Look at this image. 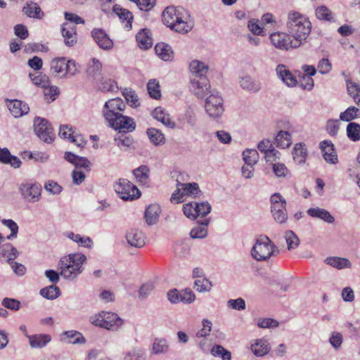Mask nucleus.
<instances>
[{"instance_id": "4c0bfd02", "label": "nucleus", "mask_w": 360, "mask_h": 360, "mask_svg": "<svg viewBox=\"0 0 360 360\" xmlns=\"http://www.w3.org/2000/svg\"><path fill=\"white\" fill-rule=\"evenodd\" d=\"M307 155V150L305 146L302 143H296L293 148V159L298 164L301 165L305 162Z\"/></svg>"}, {"instance_id": "8fccbe9b", "label": "nucleus", "mask_w": 360, "mask_h": 360, "mask_svg": "<svg viewBox=\"0 0 360 360\" xmlns=\"http://www.w3.org/2000/svg\"><path fill=\"white\" fill-rule=\"evenodd\" d=\"M29 77L34 84L40 87H46L49 84V77L41 72L37 75L34 73H30Z\"/></svg>"}, {"instance_id": "37998d69", "label": "nucleus", "mask_w": 360, "mask_h": 360, "mask_svg": "<svg viewBox=\"0 0 360 360\" xmlns=\"http://www.w3.org/2000/svg\"><path fill=\"white\" fill-rule=\"evenodd\" d=\"M40 295L48 300H54L58 297L60 295L59 288L55 285H51L40 290Z\"/></svg>"}, {"instance_id": "a19ab883", "label": "nucleus", "mask_w": 360, "mask_h": 360, "mask_svg": "<svg viewBox=\"0 0 360 360\" xmlns=\"http://www.w3.org/2000/svg\"><path fill=\"white\" fill-rule=\"evenodd\" d=\"M133 174L139 183L146 184L149 179L150 169L147 165H141L133 170Z\"/></svg>"}, {"instance_id": "f704fd0d", "label": "nucleus", "mask_w": 360, "mask_h": 360, "mask_svg": "<svg viewBox=\"0 0 360 360\" xmlns=\"http://www.w3.org/2000/svg\"><path fill=\"white\" fill-rule=\"evenodd\" d=\"M24 13L30 18L41 19L44 13L37 3L30 2L26 4L22 8Z\"/></svg>"}, {"instance_id": "de8ad7c7", "label": "nucleus", "mask_w": 360, "mask_h": 360, "mask_svg": "<svg viewBox=\"0 0 360 360\" xmlns=\"http://www.w3.org/2000/svg\"><path fill=\"white\" fill-rule=\"evenodd\" d=\"M271 212L285 209L286 201L280 193H276L271 196Z\"/></svg>"}, {"instance_id": "4468645a", "label": "nucleus", "mask_w": 360, "mask_h": 360, "mask_svg": "<svg viewBox=\"0 0 360 360\" xmlns=\"http://www.w3.org/2000/svg\"><path fill=\"white\" fill-rule=\"evenodd\" d=\"M64 43L68 47H72L77 41L76 27L70 22H64L61 27Z\"/></svg>"}, {"instance_id": "3c124183", "label": "nucleus", "mask_w": 360, "mask_h": 360, "mask_svg": "<svg viewBox=\"0 0 360 360\" xmlns=\"http://www.w3.org/2000/svg\"><path fill=\"white\" fill-rule=\"evenodd\" d=\"M160 84L155 79H150L147 84V90L150 96L154 99H159L161 97Z\"/></svg>"}, {"instance_id": "1a4fd4ad", "label": "nucleus", "mask_w": 360, "mask_h": 360, "mask_svg": "<svg viewBox=\"0 0 360 360\" xmlns=\"http://www.w3.org/2000/svg\"><path fill=\"white\" fill-rule=\"evenodd\" d=\"M107 122L110 127L115 130H119L120 132H131L136 129V123L134 120L121 113L112 120H107Z\"/></svg>"}, {"instance_id": "680f3d73", "label": "nucleus", "mask_w": 360, "mask_h": 360, "mask_svg": "<svg viewBox=\"0 0 360 360\" xmlns=\"http://www.w3.org/2000/svg\"><path fill=\"white\" fill-rule=\"evenodd\" d=\"M44 89L45 99L49 103L55 101L59 95L58 88L56 86H51L50 84H49V86L44 87Z\"/></svg>"}, {"instance_id": "cd10ccee", "label": "nucleus", "mask_w": 360, "mask_h": 360, "mask_svg": "<svg viewBox=\"0 0 360 360\" xmlns=\"http://www.w3.org/2000/svg\"><path fill=\"white\" fill-rule=\"evenodd\" d=\"M250 347L253 354L257 356H263L267 354L271 349L269 343L265 339L256 340Z\"/></svg>"}, {"instance_id": "69168bd1", "label": "nucleus", "mask_w": 360, "mask_h": 360, "mask_svg": "<svg viewBox=\"0 0 360 360\" xmlns=\"http://www.w3.org/2000/svg\"><path fill=\"white\" fill-rule=\"evenodd\" d=\"M98 89L101 91H115L118 89V86L117 85V83L115 81L111 79H103L100 86H98Z\"/></svg>"}, {"instance_id": "603ef678", "label": "nucleus", "mask_w": 360, "mask_h": 360, "mask_svg": "<svg viewBox=\"0 0 360 360\" xmlns=\"http://www.w3.org/2000/svg\"><path fill=\"white\" fill-rule=\"evenodd\" d=\"M347 134L349 139L353 141L360 140V124L356 122H350L347 126Z\"/></svg>"}, {"instance_id": "49530a36", "label": "nucleus", "mask_w": 360, "mask_h": 360, "mask_svg": "<svg viewBox=\"0 0 360 360\" xmlns=\"http://www.w3.org/2000/svg\"><path fill=\"white\" fill-rule=\"evenodd\" d=\"M212 287V282L206 277L203 278L195 279L194 281V288L198 292H210Z\"/></svg>"}, {"instance_id": "0e129e2a", "label": "nucleus", "mask_w": 360, "mask_h": 360, "mask_svg": "<svg viewBox=\"0 0 360 360\" xmlns=\"http://www.w3.org/2000/svg\"><path fill=\"white\" fill-rule=\"evenodd\" d=\"M105 311H101L89 317V322L94 326L105 329Z\"/></svg>"}, {"instance_id": "a211bd4d", "label": "nucleus", "mask_w": 360, "mask_h": 360, "mask_svg": "<svg viewBox=\"0 0 360 360\" xmlns=\"http://www.w3.org/2000/svg\"><path fill=\"white\" fill-rule=\"evenodd\" d=\"M276 74L279 79L289 87L295 86L297 84V79L292 73L287 69L286 66L283 64L277 65L276 68Z\"/></svg>"}, {"instance_id": "e433bc0d", "label": "nucleus", "mask_w": 360, "mask_h": 360, "mask_svg": "<svg viewBox=\"0 0 360 360\" xmlns=\"http://www.w3.org/2000/svg\"><path fill=\"white\" fill-rule=\"evenodd\" d=\"M276 146L287 148L292 144L291 134L288 131H280L275 137Z\"/></svg>"}, {"instance_id": "c03bdc74", "label": "nucleus", "mask_w": 360, "mask_h": 360, "mask_svg": "<svg viewBox=\"0 0 360 360\" xmlns=\"http://www.w3.org/2000/svg\"><path fill=\"white\" fill-rule=\"evenodd\" d=\"M360 117V109L350 106L340 115V120L344 122H350Z\"/></svg>"}, {"instance_id": "bb28decb", "label": "nucleus", "mask_w": 360, "mask_h": 360, "mask_svg": "<svg viewBox=\"0 0 360 360\" xmlns=\"http://www.w3.org/2000/svg\"><path fill=\"white\" fill-rule=\"evenodd\" d=\"M307 213L311 217L322 219L328 224H333L335 221V219L330 213L323 208L311 207L307 210Z\"/></svg>"}, {"instance_id": "c756f323", "label": "nucleus", "mask_w": 360, "mask_h": 360, "mask_svg": "<svg viewBox=\"0 0 360 360\" xmlns=\"http://www.w3.org/2000/svg\"><path fill=\"white\" fill-rule=\"evenodd\" d=\"M156 54L164 61H171L174 58L172 47L165 43H158L155 46Z\"/></svg>"}, {"instance_id": "2f4dec72", "label": "nucleus", "mask_w": 360, "mask_h": 360, "mask_svg": "<svg viewBox=\"0 0 360 360\" xmlns=\"http://www.w3.org/2000/svg\"><path fill=\"white\" fill-rule=\"evenodd\" d=\"M210 219H205L193 227L190 232L191 238L193 239L205 238L207 235V226L210 224Z\"/></svg>"}, {"instance_id": "e2e57ef3", "label": "nucleus", "mask_w": 360, "mask_h": 360, "mask_svg": "<svg viewBox=\"0 0 360 360\" xmlns=\"http://www.w3.org/2000/svg\"><path fill=\"white\" fill-rule=\"evenodd\" d=\"M65 258L68 260L69 263L80 269H83L82 264L86 259V256L83 254H70Z\"/></svg>"}, {"instance_id": "423d86ee", "label": "nucleus", "mask_w": 360, "mask_h": 360, "mask_svg": "<svg viewBox=\"0 0 360 360\" xmlns=\"http://www.w3.org/2000/svg\"><path fill=\"white\" fill-rule=\"evenodd\" d=\"M206 112L212 117H220L224 111V100L217 91H212L206 98L205 103Z\"/></svg>"}, {"instance_id": "774afa93", "label": "nucleus", "mask_w": 360, "mask_h": 360, "mask_svg": "<svg viewBox=\"0 0 360 360\" xmlns=\"http://www.w3.org/2000/svg\"><path fill=\"white\" fill-rule=\"evenodd\" d=\"M124 360H145L143 352L139 348H134L126 354Z\"/></svg>"}, {"instance_id": "72a5a7b5", "label": "nucleus", "mask_w": 360, "mask_h": 360, "mask_svg": "<svg viewBox=\"0 0 360 360\" xmlns=\"http://www.w3.org/2000/svg\"><path fill=\"white\" fill-rule=\"evenodd\" d=\"M112 11L115 14H117L119 16L120 19L122 22H126V27L129 29L131 28L133 15L129 11L122 8L118 4H115L113 6Z\"/></svg>"}, {"instance_id": "20e7f679", "label": "nucleus", "mask_w": 360, "mask_h": 360, "mask_svg": "<svg viewBox=\"0 0 360 360\" xmlns=\"http://www.w3.org/2000/svg\"><path fill=\"white\" fill-rule=\"evenodd\" d=\"M269 40L271 45L280 51H288L300 47L288 32H272L269 35Z\"/></svg>"}, {"instance_id": "338daca9", "label": "nucleus", "mask_w": 360, "mask_h": 360, "mask_svg": "<svg viewBox=\"0 0 360 360\" xmlns=\"http://www.w3.org/2000/svg\"><path fill=\"white\" fill-rule=\"evenodd\" d=\"M1 304L10 310L18 311L20 308V302L14 298L5 297L2 300Z\"/></svg>"}, {"instance_id": "f8f14e48", "label": "nucleus", "mask_w": 360, "mask_h": 360, "mask_svg": "<svg viewBox=\"0 0 360 360\" xmlns=\"http://www.w3.org/2000/svg\"><path fill=\"white\" fill-rule=\"evenodd\" d=\"M183 13L187 15V12L183 8L167 6L162 12V22L166 26L171 28L176 22V18H180Z\"/></svg>"}, {"instance_id": "5701e85b", "label": "nucleus", "mask_w": 360, "mask_h": 360, "mask_svg": "<svg viewBox=\"0 0 360 360\" xmlns=\"http://www.w3.org/2000/svg\"><path fill=\"white\" fill-rule=\"evenodd\" d=\"M8 109L14 117H20L29 112L30 108L26 103L19 100L11 101Z\"/></svg>"}, {"instance_id": "f257e3e1", "label": "nucleus", "mask_w": 360, "mask_h": 360, "mask_svg": "<svg viewBox=\"0 0 360 360\" xmlns=\"http://www.w3.org/2000/svg\"><path fill=\"white\" fill-rule=\"evenodd\" d=\"M285 26L295 43L300 46L307 41L311 32V23L309 18L295 11L288 12Z\"/></svg>"}, {"instance_id": "9d476101", "label": "nucleus", "mask_w": 360, "mask_h": 360, "mask_svg": "<svg viewBox=\"0 0 360 360\" xmlns=\"http://www.w3.org/2000/svg\"><path fill=\"white\" fill-rule=\"evenodd\" d=\"M126 104L120 98L110 99L105 102L103 110V114L105 120H112L115 116L124 111Z\"/></svg>"}, {"instance_id": "5fc2aeb1", "label": "nucleus", "mask_w": 360, "mask_h": 360, "mask_svg": "<svg viewBox=\"0 0 360 360\" xmlns=\"http://www.w3.org/2000/svg\"><path fill=\"white\" fill-rule=\"evenodd\" d=\"M114 140L116 142L117 146L122 150H127L134 143L133 138L131 136H127L125 134H121L115 136Z\"/></svg>"}, {"instance_id": "6e6d98bb", "label": "nucleus", "mask_w": 360, "mask_h": 360, "mask_svg": "<svg viewBox=\"0 0 360 360\" xmlns=\"http://www.w3.org/2000/svg\"><path fill=\"white\" fill-rule=\"evenodd\" d=\"M102 70V65L100 61L96 58H93L89 63L86 72L89 76L95 77L100 75Z\"/></svg>"}, {"instance_id": "aec40b11", "label": "nucleus", "mask_w": 360, "mask_h": 360, "mask_svg": "<svg viewBox=\"0 0 360 360\" xmlns=\"http://www.w3.org/2000/svg\"><path fill=\"white\" fill-rule=\"evenodd\" d=\"M188 14L183 13L180 18H176V22L171 27V30L180 34H186L193 27V23L191 21H187Z\"/></svg>"}, {"instance_id": "b1692460", "label": "nucleus", "mask_w": 360, "mask_h": 360, "mask_svg": "<svg viewBox=\"0 0 360 360\" xmlns=\"http://www.w3.org/2000/svg\"><path fill=\"white\" fill-rule=\"evenodd\" d=\"M152 116L169 129H174L176 127V123L171 120L169 115L161 107L155 108L152 112Z\"/></svg>"}, {"instance_id": "7ed1b4c3", "label": "nucleus", "mask_w": 360, "mask_h": 360, "mask_svg": "<svg viewBox=\"0 0 360 360\" xmlns=\"http://www.w3.org/2000/svg\"><path fill=\"white\" fill-rule=\"evenodd\" d=\"M113 187L115 191L125 201L138 199L141 194L139 189L126 179H120L114 183Z\"/></svg>"}, {"instance_id": "bf43d9fd", "label": "nucleus", "mask_w": 360, "mask_h": 360, "mask_svg": "<svg viewBox=\"0 0 360 360\" xmlns=\"http://www.w3.org/2000/svg\"><path fill=\"white\" fill-rule=\"evenodd\" d=\"M285 238L288 250L295 249L300 243L298 237L292 231H287L285 233Z\"/></svg>"}, {"instance_id": "864d4df0", "label": "nucleus", "mask_w": 360, "mask_h": 360, "mask_svg": "<svg viewBox=\"0 0 360 360\" xmlns=\"http://www.w3.org/2000/svg\"><path fill=\"white\" fill-rule=\"evenodd\" d=\"M245 165H255L259 160V154L255 149H246L243 152Z\"/></svg>"}, {"instance_id": "dca6fc26", "label": "nucleus", "mask_w": 360, "mask_h": 360, "mask_svg": "<svg viewBox=\"0 0 360 360\" xmlns=\"http://www.w3.org/2000/svg\"><path fill=\"white\" fill-rule=\"evenodd\" d=\"M29 345L32 349H42L51 342L52 338L49 334L39 333L34 335L26 334Z\"/></svg>"}, {"instance_id": "a878e982", "label": "nucleus", "mask_w": 360, "mask_h": 360, "mask_svg": "<svg viewBox=\"0 0 360 360\" xmlns=\"http://www.w3.org/2000/svg\"><path fill=\"white\" fill-rule=\"evenodd\" d=\"M60 340L68 344H84L86 342L84 337L78 331H65L60 335Z\"/></svg>"}, {"instance_id": "0eeeda50", "label": "nucleus", "mask_w": 360, "mask_h": 360, "mask_svg": "<svg viewBox=\"0 0 360 360\" xmlns=\"http://www.w3.org/2000/svg\"><path fill=\"white\" fill-rule=\"evenodd\" d=\"M34 129L37 136L46 143H51L55 138L51 124L44 118L39 117L34 118Z\"/></svg>"}, {"instance_id": "6e6552de", "label": "nucleus", "mask_w": 360, "mask_h": 360, "mask_svg": "<svg viewBox=\"0 0 360 360\" xmlns=\"http://www.w3.org/2000/svg\"><path fill=\"white\" fill-rule=\"evenodd\" d=\"M190 89L198 98H204L211 94L210 84L207 77L190 78Z\"/></svg>"}, {"instance_id": "a18cd8bd", "label": "nucleus", "mask_w": 360, "mask_h": 360, "mask_svg": "<svg viewBox=\"0 0 360 360\" xmlns=\"http://www.w3.org/2000/svg\"><path fill=\"white\" fill-rule=\"evenodd\" d=\"M347 89L355 103L360 107V85L350 80L347 81Z\"/></svg>"}, {"instance_id": "ea45409f", "label": "nucleus", "mask_w": 360, "mask_h": 360, "mask_svg": "<svg viewBox=\"0 0 360 360\" xmlns=\"http://www.w3.org/2000/svg\"><path fill=\"white\" fill-rule=\"evenodd\" d=\"M325 262L327 264L338 269L350 268L352 266L351 262L346 258L331 257L326 258Z\"/></svg>"}, {"instance_id": "c85d7f7f", "label": "nucleus", "mask_w": 360, "mask_h": 360, "mask_svg": "<svg viewBox=\"0 0 360 360\" xmlns=\"http://www.w3.org/2000/svg\"><path fill=\"white\" fill-rule=\"evenodd\" d=\"M161 212L160 206L158 204L150 205L145 211V218L150 226L156 224Z\"/></svg>"}, {"instance_id": "6ab92c4d", "label": "nucleus", "mask_w": 360, "mask_h": 360, "mask_svg": "<svg viewBox=\"0 0 360 360\" xmlns=\"http://www.w3.org/2000/svg\"><path fill=\"white\" fill-rule=\"evenodd\" d=\"M126 238L128 243L137 248H141L146 243V237L143 233L138 229H131L127 232Z\"/></svg>"}, {"instance_id": "412c9836", "label": "nucleus", "mask_w": 360, "mask_h": 360, "mask_svg": "<svg viewBox=\"0 0 360 360\" xmlns=\"http://www.w3.org/2000/svg\"><path fill=\"white\" fill-rule=\"evenodd\" d=\"M64 158L74 165L76 169L83 168L88 172L90 170L91 162L86 158L75 155L71 152H65Z\"/></svg>"}, {"instance_id": "473e14b6", "label": "nucleus", "mask_w": 360, "mask_h": 360, "mask_svg": "<svg viewBox=\"0 0 360 360\" xmlns=\"http://www.w3.org/2000/svg\"><path fill=\"white\" fill-rule=\"evenodd\" d=\"M139 46L142 49H148L152 46V38L150 37V30L141 29L136 35Z\"/></svg>"}, {"instance_id": "2eb2a0df", "label": "nucleus", "mask_w": 360, "mask_h": 360, "mask_svg": "<svg viewBox=\"0 0 360 360\" xmlns=\"http://www.w3.org/2000/svg\"><path fill=\"white\" fill-rule=\"evenodd\" d=\"M105 329L118 331L124 325V321L116 313L105 311Z\"/></svg>"}, {"instance_id": "4be33fe9", "label": "nucleus", "mask_w": 360, "mask_h": 360, "mask_svg": "<svg viewBox=\"0 0 360 360\" xmlns=\"http://www.w3.org/2000/svg\"><path fill=\"white\" fill-rule=\"evenodd\" d=\"M176 186L178 189H181L182 194L184 195H190L193 198H199L202 194L200 190L199 186L197 183H181L177 181Z\"/></svg>"}, {"instance_id": "ddd939ff", "label": "nucleus", "mask_w": 360, "mask_h": 360, "mask_svg": "<svg viewBox=\"0 0 360 360\" xmlns=\"http://www.w3.org/2000/svg\"><path fill=\"white\" fill-rule=\"evenodd\" d=\"M91 36L98 46L103 50H109L113 46V41L103 29L95 28Z\"/></svg>"}, {"instance_id": "09e8293b", "label": "nucleus", "mask_w": 360, "mask_h": 360, "mask_svg": "<svg viewBox=\"0 0 360 360\" xmlns=\"http://www.w3.org/2000/svg\"><path fill=\"white\" fill-rule=\"evenodd\" d=\"M210 353L215 357H220L222 360H231V353L223 346L216 345L212 347Z\"/></svg>"}, {"instance_id": "f03ea898", "label": "nucleus", "mask_w": 360, "mask_h": 360, "mask_svg": "<svg viewBox=\"0 0 360 360\" xmlns=\"http://www.w3.org/2000/svg\"><path fill=\"white\" fill-rule=\"evenodd\" d=\"M279 253L277 246L265 235H260L256 238L250 250L252 257L257 262L267 261Z\"/></svg>"}, {"instance_id": "7c9ffc66", "label": "nucleus", "mask_w": 360, "mask_h": 360, "mask_svg": "<svg viewBox=\"0 0 360 360\" xmlns=\"http://www.w3.org/2000/svg\"><path fill=\"white\" fill-rule=\"evenodd\" d=\"M191 77L201 78L206 77L208 71V66L199 60H193L190 63Z\"/></svg>"}, {"instance_id": "58836bf2", "label": "nucleus", "mask_w": 360, "mask_h": 360, "mask_svg": "<svg viewBox=\"0 0 360 360\" xmlns=\"http://www.w3.org/2000/svg\"><path fill=\"white\" fill-rule=\"evenodd\" d=\"M146 134L150 141L155 146H160L165 143L164 134L155 128L148 129Z\"/></svg>"}, {"instance_id": "052dcab7", "label": "nucleus", "mask_w": 360, "mask_h": 360, "mask_svg": "<svg viewBox=\"0 0 360 360\" xmlns=\"http://www.w3.org/2000/svg\"><path fill=\"white\" fill-rule=\"evenodd\" d=\"M211 205L208 202H195V218L205 217L211 212Z\"/></svg>"}, {"instance_id": "393cba45", "label": "nucleus", "mask_w": 360, "mask_h": 360, "mask_svg": "<svg viewBox=\"0 0 360 360\" xmlns=\"http://www.w3.org/2000/svg\"><path fill=\"white\" fill-rule=\"evenodd\" d=\"M239 83L240 87L248 92L257 93L262 89L261 83L249 75L241 77Z\"/></svg>"}, {"instance_id": "f3484780", "label": "nucleus", "mask_w": 360, "mask_h": 360, "mask_svg": "<svg viewBox=\"0 0 360 360\" xmlns=\"http://www.w3.org/2000/svg\"><path fill=\"white\" fill-rule=\"evenodd\" d=\"M323 157L324 160L330 164L338 163V159L334 148V145L330 141L325 140L320 143Z\"/></svg>"}, {"instance_id": "13d9d810", "label": "nucleus", "mask_w": 360, "mask_h": 360, "mask_svg": "<svg viewBox=\"0 0 360 360\" xmlns=\"http://www.w3.org/2000/svg\"><path fill=\"white\" fill-rule=\"evenodd\" d=\"M123 95L127 102V103L133 107L136 108L140 105V102L136 92L131 89H125L123 91Z\"/></svg>"}, {"instance_id": "79ce46f5", "label": "nucleus", "mask_w": 360, "mask_h": 360, "mask_svg": "<svg viewBox=\"0 0 360 360\" xmlns=\"http://www.w3.org/2000/svg\"><path fill=\"white\" fill-rule=\"evenodd\" d=\"M66 63L67 59L65 57L53 58L51 62V70L56 75L63 74V75H65Z\"/></svg>"}, {"instance_id": "4d7b16f0", "label": "nucleus", "mask_w": 360, "mask_h": 360, "mask_svg": "<svg viewBox=\"0 0 360 360\" xmlns=\"http://www.w3.org/2000/svg\"><path fill=\"white\" fill-rule=\"evenodd\" d=\"M316 16L318 19L332 22L333 17L332 12L325 6H319L316 9Z\"/></svg>"}, {"instance_id": "c9c22d12", "label": "nucleus", "mask_w": 360, "mask_h": 360, "mask_svg": "<svg viewBox=\"0 0 360 360\" xmlns=\"http://www.w3.org/2000/svg\"><path fill=\"white\" fill-rule=\"evenodd\" d=\"M169 345L165 338H155L152 345L151 353L154 354H165L168 352Z\"/></svg>"}, {"instance_id": "9b49d317", "label": "nucleus", "mask_w": 360, "mask_h": 360, "mask_svg": "<svg viewBox=\"0 0 360 360\" xmlns=\"http://www.w3.org/2000/svg\"><path fill=\"white\" fill-rule=\"evenodd\" d=\"M60 270V274L65 279L73 280L83 271V269L75 266L68 262V260L63 257L60 259L58 264Z\"/></svg>"}, {"instance_id": "39448f33", "label": "nucleus", "mask_w": 360, "mask_h": 360, "mask_svg": "<svg viewBox=\"0 0 360 360\" xmlns=\"http://www.w3.org/2000/svg\"><path fill=\"white\" fill-rule=\"evenodd\" d=\"M18 190L21 198L27 202L35 203L41 199V186L38 183L23 182Z\"/></svg>"}]
</instances>
